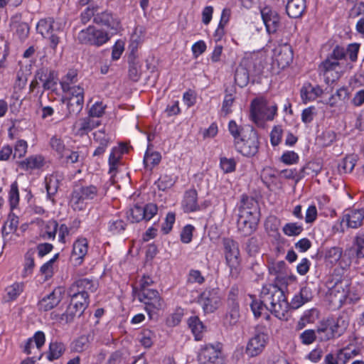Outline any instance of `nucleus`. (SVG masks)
Returning <instances> with one entry per match:
<instances>
[{"mask_svg":"<svg viewBox=\"0 0 364 364\" xmlns=\"http://www.w3.org/2000/svg\"><path fill=\"white\" fill-rule=\"evenodd\" d=\"M250 306L255 317H259L266 308L279 319L287 320L289 305L283 291L277 286H264L260 300L252 301Z\"/></svg>","mask_w":364,"mask_h":364,"instance_id":"1","label":"nucleus"},{"mask_svg":"<svg viewBox=\"0 0 364 364\" xmlns=\"http://www.w3.org/2000/svg\"><path fill=\"white\" fill-rule=\"evenodd\" d=\"M88 242L85 238L77 240L73 245L71 259L75 265L82 264L85 257L87 254Z\"/></svg>","mask_w":364,"mask_h":364,"instance_id":"21","label":"nucleus"},{"mask_svg":"<svg viewBox=\"0 0 364 364\" xmlns=\"http://www.w3.org/2000/svg\"><path fill=\"white\" fill-rule=\"evenodd\" d=\"M342 63H336L333 58H326L319 65V70L323 74L327 84L333 83L338 80L345 71Z\"/></svg>","mask_w":364,"mask_h":364,"instance_id":"11","label":"nucleus"},{"mask_svg":"<svg viewBox=\"0 0 364 364\" xmlns=\"http://www.w3.org/2000/svg\"><path fill=\"white\" fill-rule=\"evenodd\" d=\"M306 9L305 0H289L286 11L291 18H299L302 16Z\"/></svg>","mask_w":364,"mask_h":364,"instance_id":"22","label":"nucleus"},{"mask_svg":"<svg viewBox=\"0 0 364 364\" xmlns=\"http://www.w3.org/2000/svg\"><path fill=\"white\" fill-rule=\"evenodd\" d=\"M268 339L269 336L266 333L257 331L247 343L246 353L250 357L259 355L264 350Z\"/></svg>","mask_w":364,"mask_h":364,"instance_id":"12","label":"nucleus"},{"mask_svg":"<svg viewBox=\"0 0 364 364\" xmlns=\"http://www.w3.org/2000/svg\"><path fill=\"white\" fill-rule=\"evenodd\" d=\"M235 81L240 87L245 86L249 82V73L247 68L242 65H239L235 73Z\"/></svg>","mask_w":364,"mask_h":364,"instance_id":"37","label":"nucleus"},{"mask_svg":"<svg viewBox=\"0 0 364 364\" xmlns=\"http://www.w3.org/2000/svg\"><path fill=\"white\" fill-rule=\"evenodd\" d=\"M222 297L219 289H207L198 297V302L205 314L214 312L221 304Z\"/></svg>","mask_w":364,"mask_h":364,"instance_id":"10","label":"nucleus"},{"mask_svg":"<svg viewBox=\"0 0 364 364\" xmlns=\"http://www.w3.org/2000/svg\"><path fill=\"white\" fill-rule=\"evenodd\" d=\"M222 244L225 264L229 268V275L232 279H237L242 271L238 244L230 238H223Z\"/></svg>","mask_w":364,"mask_h":364,"instance_id":"4","label":"nucleus"},{"mask_svg":"<svg viewBox=\"0 0 364 364\" xmlns=\"http://www.w3.org/2000/svg\"><path fill=\"white\" fill-rule=\"evenodd\" d=\"M349 284L346 281H341L328 290L326 298L333 308L338 309L347 302Z\"/></svg>","mask_w":364,"mask_h":364,"instance_id":"9","label":"nucleus"},{"mask_svg":"<svg viewBox=\"0 0 364 364\" xmlns=\"http://www.w3.org/2000/svg\"><path fill=\"white\" fill-rule=\"evenodd\" d=\"M63 289L61 287H57L46 296L43 297L38 303V307L41 310L45 311H49L56 306L62 300Z\"/></svg>","mask_w":364,"mask_h":364,"instance_id":"17","label":"nucleus"},{"mask_svg":"<svg viewBox=\"0 0 364 364\" xmlns=\"http://www.w3.org/2000/svg\"><path fill=\"white\" fill-rule=\"evenodd\" d=\"M138 299L145 304V309L149 318H153L154 315L163 307V301L156 290L144 289L136 291L134 289Z\"/></svg>","mask_w":364,"mask_h":364,"instance_id":"6","label":"nucleus"},{"mask_svg":"<svg viewBox=\"0 0 364 364\" xmlns=\"http://www.w3.org/2000/svg\"><path fill=\"white\" fill-rule=\"evenodd\" d=\"M58 223L55 220H49L45 225V235L48 239H54L57 230Z\"/></svg>","mask_w":364,"mask_h":364,"instance_id":"60","label":"nucleus"},{"mask_svg":"<svg viewBox=\"0 0 364 364\" xmlns=\"http://www.w3.org/2000/svg\"><path fill=\"white\" fill-rule=\"evenodd\" d=\"M197 196V192L194 189L186 192L183 200V208L186 212H193L198 210Z\"/></svg>","mask_w":364,"mask_h":364,"instance_id":"26","label":"nucleus"},{"mask_svg":"<svg viewBox=\"0 0 364 364\" xmlns=\"http://www.w3.org/2000/svg\"><path fill=\"white\" fill-rule=\"evenodd\" d=\"M44 159L40 155L31 156L19 162L18 166L24 171L40 168L43 165Z\"/></svg>","mask_w":364,"mask_h":364,"instance_id":"24","label":"nucleus"},{"mask_svg":"<svg viewBox=\"0 0 364 364\" xmlns=\"http://www.w3.org/2000/svg\"><path fill=\"white\" fill-rule=\"evenodd\" d=\"M355 256L358 259L364 258V232L356 234L353 242Z\"/></svg>","mask_w":364,"mask_h":364,"instance_id":"36","label":"nucleus"},{"mask_svg":"<svg viewBox=\"0 0 364 364\" xmlns=\"http://www.w3.org/2000/svg\"><path fill=\"white\" fill-rule=\"evenodd\" d=\"M342 249L333 247L327 250L325 254L326 259L331 264L337 262L341 257Z\"/></svg>","mask_w":364,"mask_h":364,"instance_id":"48","label":"nucleus"},{"mask_svg":"<svg viewBox=\"0 0 364 364\" xmlns=\"http://www.w3.org/2000/svg\"><path fill=\"white\" fill-rule=\"evenodd\" d=\"M175 181V178L171 175L164 174L159 178L157 186L160 190L165 191L173 186Z\"/></svg>","mask_w":364,"mask_h":364,"instance_id":"50","label":"nucleus"},{"mask_svg":"<svg viewBox=\"0 0 364 364\" xmlns=\"http://www.w3.org/2000/svg\"><path fill=\"white\" fill-rule=\"evenodd\" d=\"M63 92L67 93L69 95L68 97L84 100V88L80 85L73 86Z\"/></svg>","mask_w":364,"mask_h":364,"instance_id":"58","label":"nucleus"},{"mask_svg":"<svg viewBox=\"0 0 364 364\" xmlns=\"http://www.w3.org/2000/svg\"><path fill=\"white\" fill-rule=\"evenodd\" d=\"M50 144L53 150L58 154L60 158H63L65 154L69 152L63 140L57 136H54L50 139Z\"/></svg>","mask_w":364,"mask_h":364,"instance_id":"41","label":"nucleus"},{"mask_svg":"<svg viewBox=\"0 0 364 364\" xmlns=\"http://www.w3.org/2000/svg\"><path fill=\"white\" fill-rule=\"evenodd\" d=\"M256 222L248 220L244 215H240L237 220V227L244 235L251 234L256 228Z\"/></svg>","mask_w":364,"mask_h":364,"instance_id":"32","label":"nucleus"},{"mask_svg":"<svg viewBox=\"0 0 364 364\" xmlns=\"http://www.w3.org/2000/svg\"><path fill=\"white\" fill-rule=\"evenodd\" d=\"M194 228L191 225H186L181 233V240L183 243H189L192 240L193 231Z\"/></svg>","mask_w":364,"mask_h":364,"instance_id":"64","label":"nucleus"},{"mask_svg":"<svg viewBox=\"0 0 364 364\" xmlns=\"http://www.w3.org/2000/svg\"><path fill=\"white\" fill-rule=\"evenodd\" d=\"M364 220V209H353L346 210L342 218L348 228L357 229L363 225Z\"/></svg>","mask_w":364,"mask_h":364,"instance_id":"18","label":"nucleus"},{"mask_svg":"<svg viewBox=\"0 0 364 364\" xmlns=\"http://www.w3.org/2000/svg\"><path fill=\"white\" fill-rule=\"evenodd\" d=\"M78 82L77 70H70L63 76L60 80L62 90H68L73 86H76Z\"/></svg>","mask_w":364,"mask_h":364,"instance_id":"31","label":"nucleus"},{"mask_svg":"<svg viewBox=\"0 0 364 364\" xmlns=\"http://www.w3.org/2000/svg\"><path fill=\"white\" fill-rule=\"evenodd\" d=\"M299 338L303 344L310 345L313 343L316 338L318 339L317 330H305L299 335Z\"/></svg>","mask_w":364,"mask_h":364,"instance_id":"47","label":"nucleus"},{"mask_svg":"<svg viewBox=\"0 0 364 364\" xmlns=\"http://www.w3.org/2000/svg\"><path fill=\"white\" fill-rule=\"evenodd\" d=\"M97 193L98 188L93 185L76 186L71 193L70 205L75 210H83L88 202L97 197Z\"/></svg>","mask_w":364,"mask_h":364,"instance_id":"5","label":"nucleus"},{"mask_svg":"<svg viewBox=\"0 0 364 364\" xmlns=\"http://www.w3.org/2000/svg\"><path fill=\"white\" fill-rule=\"evenodd\" d=\"M143 208V215H144V220H151L156 213L158 211V208L156 205L154 203H149L144 207H142Z\"/></svg>","mask_w":364,"mask_h":364,"instance_id":"63","label":"nucleus"},{"mask_svg":"<svg viewBox=\"0 0 364 364\" xmlns=\"http://www.w3.org/2000/svg\"><path fill=\"white\" fill-rule=\"evenodd\" d=\"M145 29L143 26H137L135 27L132 32L130 38V47L132 48V52L133 53L136 50L140 44H141L144 40Z\"/></svg>","mask_w":364,"mask_h":364,"instance_id":"29","label":"nucleus"},{"mask_svg":"<svg viewBox=\"0 0 364 364\" xmlns=\"http://www.w3.org/2000/svg\"><path fill=\"white\" fill-rule=\"evenodd\" d=\"M141 75V65L132 53L129 58V77L133 81H138Z\"/></svg>","mask_w":364,"mask_h":364,"instance_id":"30","label":"nucleus"},{"mask_svg":"<svg viewBox=\"0 0 364 364\" xmlns=\"http://www.w3.org/2000/svg\"><path fill=\"white\" fill-rule=\"evenodd\" d=\"M273 58L280 68L287 67L293 60V51L289 44L279 45L273 50Z\"/></svg>","mask_w":364,"mask_h":364,"instance_id":"13","label":"nucleus"},{"mask_svg":"<svg viewBox=\"0 0 364 364\" xmlns=\"http://www.w3.org/2000/svg\"><path fill=\"white\" fill-rule=\"evenodd\" d=\"M143 213L142 207L135 205L130 209L127 217L132 223H138L144 220V215H143Z\"/></svg>","mask_w":364,"mask_h":364,"instance_id":"52","label":"nucleus"},{"mask_svg":"<svg viewBox=\"0 0 364 364\" xmlns=\"http://www.w3.org/2000/svg\"><path fill=\"white\" fill-rule=\"evenodd\" d=\"M125 223L122 220H112L109 223V230L112 234H119L125 229Z\"/></svg>","mask_w":364,"mask_h":364,"instance_id":"61","label":"nucleus"},{"mask_svg":"<svg viewBox=\"0 0 364 364\" xmlns=\"http://www.w3.org/2000/svg\"><path fill=\"white\" fill-rule=\"evenodd\" d=\"M198 360L202 364H220L223 362L221 351L212 345H207L201 348Z\"/></svg>","mask_w":364,"mask_h":364,"instance_id":"14","label":"nucleus"},{"mask_svg":"<svg viewBox=\"0 0 364 364\" xmlns=\"http://www.w3.org/2000/svg\"><path fill=\"white\" fill-rule=\"evenodd\" d=\"M84 105V100L68 98L67 107L69 114H77L82 109Z\"/></svg>","mask_w":364,"mask_h":364,"instance_id":"43","label":"nucleus"},{"mask_svg":"<svg viewBox=\"0 0 364 364\" xmlns=\"http://www.w3.org/2000/svg\"><path fill=\"white\" fill-rule=\"evenodd\" d=\"M58 257V254L55 255L53 258H51L44 264H43L42 267H41L40 272L43 275H44L46 279H48L53 276L54 270V263L56 262Z\"/></svg>","mask_w":364,"mask_h":364,"instance_id":"45","label":"nucleus"},{"mask_svg":"<svg viewBox=\"0 0 364 364\" xmlns=\"http://www.w3.org/2000/svg\"><path fill=\"white\" fill-rule=\"evenodd\" d=\"M28 144L25 140L21 139L16 141L14 147V157L21 158L27 152Z\"/></svg>","mask_w":364,"mask_h":364,"instance_id":"59","label":"nucleus"},{"mask_svg":"<svg viewBox=\"0 0 364 364\" xmlns=\"http://www.w3.org/2000/svg\"><path fill=\"white\" fill-rule=\"evenodd\" d=\"M37 76L46 90L53 88L57 83L56 75L53 71L41 70L37 73Z\"/></svg>","mask_w":364,"mask_h":364,"instance_id":"28","label":"nucleus"},{"mask_svg":"<svg viewBox=\"0 0 364 364\" xmlns=\"http://www.w3.org/2000/svg\"><path fill=\"white\" fill-rule=\"evenodd\" d=\"M83 311H78L75 305H73V302L70 301L66 311L62 314L61 320L65 321L66 322H70L75 316H80Z\"/></svg>","mask_w":364,"mask_h":364,"instance_id":"51","label":"nucleus"},{"mask_svg":"<svg viewBox=\"0 0 364 364\" xmlns=\"http://www.w3.org/2000/svg\"><path fill=\"white\" fill-rule=\"evenodd\" d=\"M105 107L106 106L104 105L102 102H95L90 109L89 116H90L93 119H98L99 117H102L105 113Z\"/></svg>","mask_w":364,"mask_h":364,"instance_id":"57","label":"nucleus"},{"mask_svg":"<svg viewBox=\"0 0 364 364\" xmlns=\"http://www.w3.org/2000/svg\"><path fill=\"white\" fill-rule=\"evenodd\" d=\"M109 33L94 26H89L86 29L82 30L77 35L80 43L96 46L105 44L109 40Z\"/></svg>","mask_w":364,"mask_h":364,"instance_id":"8","label":"nucleus"},{"mask_svg":"<svg viewBox=\"0 0 364 364\" xmlns=\"http://www.w3.org/2000/svg\"><path fill=\"white\" fill-rule=\"evenodd\" d=\"M65 349V346L62 343H50L49 346V353L48 355V358L50 360L58 359L63 354Z\"/></svg>","mask_w":364,"mask_h":364,"instance_id":"40","label":"nucleus"},{"mask_svg":"<svg viewBox=\"0 0 364 364\" xmlns=\"http://www.w3.org/2000/svg\"><path fill=\"white\" fill-rule=\"evenodd\" d=\"M311 298L312 293L311 289L306 287H302L300 291L291 299V305L293 309H298L305 303L309 301Z\"/></svg>","mask_w":364,"mask_h":364,"instance_id":"25","label":"nucleus"},{"mask_svg":"<svg viewBox=\"0 0 364 364\" xmlns=\"http://www.w3.org/2000/svg\"><path fill=\"white\" fill-rule=\"evenodd\" d=\"M316 114V108L314 107H309L303 110L301 113V120L305 124L310 123L313 121Z\"/></svg>","mask_w":364,"mask_h":364,"instance_id":"62","label":"nucleus"},{"mask_svg":"<svg viewBox=\"0 0 364 364\" xmlns=\"http://www.w3.org/2000/svg\"><path fill=\"white\" fill-rule=\"evenodd\" d=\"M9 200L11 207V210H14L19 202V193L17 184L16 183L11 186V189L9 193Z\"/></svg>","mask_w":364,"mask_h":364,"instance_id":"49","label":"nucleus"},{"mask_svg":"<svg viewBox=\"0 0 364 364\" xmlns=\"http://www.w3.org/2000/svg\"><path fill=\"white\" fill-rule=\"evenodd\" d=\"M53 19H41L38 21L36 30L44 38H48L50 43V47L55 50L60 42V38L53 31Z\"/></svg>","mask_w":364,"mask_h":364,"instance_id":"15","label":"nucleus"},{"mask_svg":"<svg viewBox=\"0 0 364 364\" xmlns=\"http://www.w3.org/2000/svg\"><path fill=\"white\" fill-rule=\"evenodd\" d=\"M94 21L97 24L104 26L109 29L111 35L116 33L120 26L119 19L108 11L97 13Z\"/></svg>","mask_w":364,"mask_h":364,"instance_id":"16","label":"nucleus"},{"mask_svg":"<svg viewBox=\"0 0 364 364\" xmlns=\"http://www.w3.org/2000/svg\"><path fill=\"white\" fill-rule=\"evenodd\" d=\"M231 16V11L229 9H224L221 14L220 20L218 26L215 31V36L218 38H222L225 34V27L228 23Z\"/></svg>","mask_w":364,"mask_h":364,"instance_id":"35","label":"nucleus"},{"mask_svg":"<svg viewBox=\"0 0 364 364\" xmlns=\"http://www.w3.org/2000/svg\"><path fill=\"white\" fill-rule=\"evenodd\" d=\"M188 326L194 334L196 340H200L205 327L199 318L196 316L191 317L188 320Z\"/></svg>","mask_w":364,"mask_h":364,"instance_id":"34","label":"nucleus"},{"mask_svg":"<svg viewBox=\"0 0 364 364\" xmlns=\"http://www.w3.org/2000/svg\"><path fill=\"white\" fill-rule=\"evenodd\" d=\"M101 123L99 119H93L90 116L80 119L74 124V129L77 135L83 136L87 134Z\"/></svg>","mask_w":364,"mask_h":364,"instance_id":"20","label":"nucleus"},{"mask_svg":"<svg viewBox=\"0 0 364 364\" xmlns=\"http://www.w3.org/2000/svg\"><path fill=\"white\" fill-rule=\"evenodd\" d=\"M124 151H126V147L124 146L114 147L112 149L109 157V171L112 176L115 173L121 156Z\"/></svg>","mask_w":364,"mask_h":364,"instance_id":"27","label":"nucleus"},{"mask_svg":"<svg viewBox=\"0 0 364 364\" xmlns=\"http://www.w3.org/2000/svg\"><path fill=\"white\" fill-rule=\"evenodd\" d=\"M277 106L259 97L254 99L250 105L251 119L259 127H262L266 121H272L277 114Z\"/></svg>","mask_w":364,"mask_h":364,"instance_id":"3","label":"nucleus"},{"mask_svg":"<svg viewBox=\"0 0 364 364\" xmlns=\"http://www.w3.org/2000/svg\"><path fill=\"white\" fill-rule=\"evenodd\" d=\"M323 93L319 86H314L310 83H305L301 89V97L304 102L314 100Z\"/></svg>","mask_w":364,"mask_h":364,"instance_id":"23","label":"nucleus"},{"mask_svg":"<svg viewBox=\"0 0 364 364\" xmlns=\"http://www.w3.org/2000/svg\"><path fill=\"white\" fill-rule=\"evenodd\" d=\"M355 161L353 156H348L340 163L338 166L339 169L342 170L344 173H350L355 166Z\"/></svg>","mask_w":364,"mask_h":364,"instance_id":"54","label":"nucleus"},{"mask_svg":"<svg viewBox=\"0 0 364 364\" xmlns=\"http://www.w3.org/2000/svg\"><path fill=\"white\" fill-rule=\"evenodd\" d=\"M220 166L224 173H231L235 170L236 162L233 159L220 158Z\"/></svg>","mask_w":364,"mask_h":364,"instance_id":"55","label":"nucleus"},{"mask_svg":"<svg viewBox=\"0 0 364 364\" xmlns=\"http://www.w3.org/2000/svg\"><path fill=\"white\" fill-rule=\"evenodd\" d=\"M71 301L73 302V305H75L78 311H84L88 305V294L84 293V294H82L78 296L75 295L73 297H71Z\"/></svg>","mask_w":364,"mask_h":364,"instance_id":"46","label":"nucleus"},{"mask_svg":"<svg viewBox=\"0 0 364 364\" xmlns=\"http://www.w3.org/2000/svg\"><path fill=\"white\" fill-rule=\"evenodd\" d=\"M336 140V133L331 130L323 132L316 138L318 144L321 146H330Z\"/></svg>","mask_w":364,"mask_h":364,"instance_id":"42","label":"nucleus"},{"mask_svg":"<svg viewBox=\"0 0 364 364\" xmlns=\"http://www.w3.org/2000/svg\"><path fill=\"white\" fill-rule=\"evenodd\" d=\"M348 324L349 316L345 311L341 312L336 318H328L317 328L318 340L324 341L341 336Z\"/></svg>","mask_w":364,"mask_h":364,"instance_id":"2","label":"nucleus"},{"mask_svg":"<svg viewBox=\"0 0 364 364\" xmlns=\"http://www.w3.org/2000/svg\"><path fill=\"white\" fill-rule=\"evenodd\" d=\"M246 137H241L236 141L235 146L238 152L246 156H252L257 154L259 148L258 135L251 127L246 129Z\"/></svg>","mask_w":364,"mask_h":364,"instance_id":"7","label":"nucleus"},{"mask_svg":"<svg viewBox=\"0 0 364 364\" xmlns=\"http://www.w3.org/2000/svg\"><path fill=\"white\" fill-rule=\"evenodd\" d=\"M161 156L159 152L147 151L144 157V164L145 167L152 169L161 161Z\"/></svg>","mask_w":364,"mask_h":364,"instance_id":"38","label":"nucleus"},{"mask_svg":"<svg viewBox=\"0 0 364 364\" xmlns=\"http://www.w3.org/2000/svg\"><path fill=\"white\" fill-rule=\"evenodd\" d=\"M261 15L267 31L269 33H274L279 23L277 12L269 6H265L261 9Z\"/></svg>","mask_w":364,"mask_h":364,"instance_id":"19","label":"nucleus"},{"mask_svg":"<svg viewBox=\"0 0 364 364\" xmlns=\"http://www.w3.org/2000/svg\"><path fill=\"white\" fill-rule=\"evenodd\" d=\"M18 223L19 221L18 216H16L14 213H11L2 228V235L5 236L11 232H14L17 230Z\"/></svg>","mask_w":364,"mask_h":364,"instance_id":"33","label":"nucleus"},{"mask_svg":"<svg viewBox=\"0 0 364 364\" xmlns=\"http://www.w3.org/2000/svg\"><path fill=\"white\" fill-rule=\"evenodd\" d=\"M246 127H242L237 124V123L234 120H231L228 124V130L230 134L233 136L235 140V144L236 141H238L241 139V137H246Z\"/></svg>","mask_w":364,"mask_h":364,"instance_id":"39","label":"nucleus"},{"mask_svg":"<svg viewBox=\"0 0 364 364\" xmlns=\"http://www.w3.org/2000/svg\"><path fill=\"white\" fill-rule=\"evenodd\" d=\"M154 333L149 330H144L140 336L139 341L145 348H150L153 345Z\"/></svg>","mask_w":364,"mask_h":364,"instance_id":"56","label":"nucleus"},{"mask_svg":"<svg viewBox=\"0 0 364 364\" xmlns=\"http://www.w3.org/2000/svg\"><path fill=\"white\" fill-rule=\"evenodd\" d=\"M23 284L22 283H14L6 289L9 299L14 300L23 291Z\"/></svg>","mask_w":364,"mask_h":364,"instance_id":"53","label":"nucleus"},{"mask_svg":"<svg viewBox=\"0 0 364 364\" xmlns=\"http://www.w3.org/2000/svg\"><path fill=\"white\" fill-rule=\"evenodd\" d=\"M303 230V226L297 223H287L282 228L284 235L289 237L298 236L301 233Z\"/></svg>","mask_w":364,"mask_h":364,"instance_id":"44","label":"nucleus"}]
</instances>
